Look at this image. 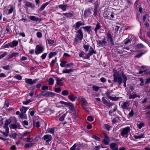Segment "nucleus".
<instances>
[{"label":"nucleus","mask_w":150,"mask_h":150,"mask_svg":"<svg viewBox=\"0 0 150 150\" xmlns=\"http://www.w3.org/2000/svg\"><path fill=\"white\" fill-rule=\"evenodd\" d=\"M120 130V135L123 137H127L131 129L129 127H127L121 129Z\"/></svg>","instance_id":"nucleus-1"},{"label":"nucleus","mask_w":150,"mask_h":150,"mask_svg":"<svg viewBox=\"0 0 150 150\" xmlns=\"http://www.w3.org/2000/svg\"><path fill=\"white\" fill-rule=\"evenodd\" d=\"M77 32L78 34L74 38V41L76 42H78L79 40H81L83 38V34L81 28L78 30Z\"/></svg>","instance_id":"nucleus-2"},{"label":"nucleus","mask_w":150,"mask_h":150,"mask_svg":"<svg viewBox=\"0 0 150 150\" xmlns=\"http://www.w3.org/2000/svg\"><path fill=\"white\" fill-rule=\"evenodd\" d=\"M122 75H121V74L117 75H115L113 77L114 80L113 81L115 83H118V85L119 86L122 83V81L123 80L122 79Z\"/></svg>","instance_id":"nucleus-3"},{"label":"nucleus","mask_w":150,"mask_h":150,"mask_svg":"<svg viewBox=\"0 0 150 150\" xmlns=\"http://www.w3.org/2000/svg\"><path fill=\"white\" fill-rule=\"evenodd\" d=\"M44 50V48L42 44L37 45L36 46L35 53L38 55L42 53Z\"/></svg>","instance_id":"nucleus-4"},{"label":"nucleus","mask_w":150,"mask_h":150,"mask_svg":"<svg viewBox=\"0 0 150 150\" xmlns=\"http://www.w3.org/2000/svg\"><path fill=\"white\" fill-rule=\"evenodd\" d=\"M97 42V45L99 47H104L107 45V42L105 38L103 40H98Z\"/></svg>","instance_id":"nucleus-5"},{"label":"nucleus","mask_w":150,"mask_h":150,"mask_svg":"<svg viewBox=\"0 0 150 150\" xmlns=\"http://www.w3.org/2000/svg\"><path fill=\"white\" fill-rule=\"evenodd\" d=\"M129 101H125L121 105V108L123 110H128L130 108Z\"/></svg>","instance_id":"nucleus-6"},{"label":"nucleus","mask_w":150,"mask_h":150,"mask_svg":"<svg viewBox=\"0 0 150 150\" xmlns=\"http://www.w3.org/2000/svg\"><path fill=\"white\" fill-rule=\"evenodd\" d=\"M96 51L94 50L93 48L92 47H90L88 53L86 54V56L84 57V58L89 59L90 56H91L93 54H96Z\"/></svg>","instance_id":"nucleus-7"},{"label":"nucleus","mask_w":150,"mask_h":150,"mask_svg":"<svg viewBox=\"0 0 150 150\" xmlns=\"http://www.w3.org/2000/svg\"><path fill=\"white\" fill-rule=\"evenodd\" d=\"M107 39H109L111 46H113L114 45V38L112 36L110 33L109 32L107 33Z\"/></svg>","instance_id":"nucleus-8"},{"label":"nucleus","mask_w":150,"mask_h":150,"mask_svg":"<svg viewBox=\"0 0 150 150\" xmlns=\"http://www.w3.org/2000/svg\"><path fill=\"white\" fill-rule=\"evenodd\" d=\"M42 139L46 141V142L49 143L52 139V137L51 135L46 134L42 138Z\"/></svg>","instance_id":"nucleus-9"},{"label":"nucleus","mask_w":150,"mask_h":150,"mask_svg":"<svg viewBox=\"0 0 150 150\" xmlns=\"http://www.w3.org/2000/svg\"><path fill=\"white\" fill-rule=\"evenodd\" d=\"M85 24L81 21H79L77 22L75 24V25L73 27H75V29L76 30L77 29L79 28L80 26L81 25H84Z\"/></svg>","instance_id":"nucleus-10"},{"label":"nucleus","mask_w":150,"mask_h":150,"mask_svg":"<svg viewBox=\"0 0 150 150\" xmlns=\"http://www.w3.org/2000/svg\"><path fill=\"white\" fill-rule=\"evenodd\" d=\"M29 19L32 21H34L36 22L39 23L42 20L41 18H38L34 16H30L29 17Z\"/></svg>","instance_id":"nucleus-11"},{"label":"nucleus","mask_w":150,"mask_h":150,"mask_svg":"<svg viewBox=\"0 0 150 150\" xmlns=\"http://www.w3.org/2000/svg\"><path fill=\"white\" fill-rule=\"evenodd\" d=\"M37 80V79L33 80L30 79H25V82L29 84H32L35 83Z\"/></svg>","instance_id":"nucleus-12"},{"label":"nucleus","mask_w":150,"mask_h":150,"mask_svg":"<svg viewBox=\"0 0 150 150\" xmlns=\"http://www.w3.org/2000/svg\"><path fill=\"white\" fill-rule=\"evenodd\" d=\"M110 146L112 150H118V145L116 143H112L110 144Z\"/></svg>","instance_id":"nucleus-13"},{"label":"nucleus","mask_w":150,"mask_h":150,"mask_svg":"<svg viewBox=\"0 0 150 150\" xmlns=\"http://www.w3.org/2000/svg\"><path fill=\"white\" fill-rule=\"evenodd\" d=\"M18 44V42L16 40H13L12 42L8 43V45L12 48L16 46Z\"/></svg>","instance_id":"nucleus-14"},{"label":"nucleus","mask_w":150,"mask_h":150,"mask_svg":"<svg viewBox=\"0 0 150 150\" xmlns=\"http://www.w3.org/2000/svg\"><path fill=\"white\" fill-rule=\"evenodd\" d=\"M102 100L103 103L108 107H110L112 105L111 103L110 102L109 100L107 101L104 97L102 98Z\"/></svg>","instance_id":"nucleus-15"},{"label":"nucleus","mask_w":150,"mask_h":150,"mask_svg":"<svg viewBox=\"0 0 150 150\" xmlns=\"http://www.w3.org/2000/svg\"><path fill=\"white\" fill-rule=\"evenodd\" d=\"M55 95V93L53 92L48 91L43 94V96L46 97H52Z\"/></svg>","instance_id":"nucleus-16"},{"label":"nucleus","mask_w":150,"mask_h":150,"mask_svg":"<svg viewBox=\"0 0 150 150\" xmlns=\"http://www.w3.org/2000/svg\"><path fill=\"white\" fill-rule=\"evenodd\" d=\"M25 6L26 7H31L32 8H34L35 7V5L34 4L28 1L25 2Z\"/></svg>","instance_id":"nucleus-17"},{"label":"nucleus","mask_w":150,"mask_h":150,"mask_svg":"<svg viewBox=\"0 0 150 150\" xmlns=\"http://www.w3.org/2000/svg\"><path fill=\"white\" fill-rule=\"evenodd\" d=\"M101 28V26L100 23L98 22L96 25V27L94 29L95 34L96 35L97 34V31L100 29Z\"/></svg>","instance_id":"nucleus-18"},{"label":"nucleus","mask_w":150,"mask_h":150,"mask_svg":"<svg viewBox=\"0 0 150 150\" xmlns=\"http://www.w3.org/2000/svg\"><path fill=\"white\" fill-rule=\"evenodd\" d=\"M68 98L71 101L73 102L75 100L77 97L71 93L68 96Z\"/></svg>","instance_id":"nucleus-19"},{"label":"nucleus","mask_w":150,"mask_h":150,"mask_svg":"<svg viewBox=\"0 0 150 150\" xmlns=\"http://www.w3.org/2000/svg\"><path fill=\"white\" fill-rule=\"evenodd\" d=\"M91 13H92L91 10L89 8H88L85 11L84 15L87 17L90 16Z\"/></svg>","instance_id":"nucleus-20"},{"label":"nucleus","mask_w":150,"mask_h":150,"mask_svg":"<svg viewBox=\"0 0 150 150\" xmlns=\"http://www.w3.org/2000/svg\"><path fill=\"white\" fill-rule=\"evenodd\" d=\"M122 76L123 78V82L124 83V86L125 88L126 87V83L127 80V78L126 76L124 74H122Z\"/></svg>","instance_id":"nucleus-21"},{"label":"nucleus","mask_w":150,"mask_h":150,"mask_svg":"<svg viewBox=\"0 0 150 150\" xmlns=\"http://www.w3.org/2000/svg\"><path fill=\"white\" fill-rule=\"evenodd\" d=\"M58 7L61 8L63 11H65L66 10L67 7V4H61L58 5Z\"/></svg>","instance_id":"nucleus-22"},{"label":"nucleus","mask_w":150,"mask_h":150,"mask_svg":"<svg viewBox=\"0 0 150 150\" xmlns=\"http://www.w3.org/2000/svg\"><path fill=\"white\" fill-rule=\"evenodd\" d=\"M110 141V138L109 137H105L103 139L102 142L105 145H108Z\"/></svg>","instance_id":"nucleus-23"},{"label":"nucleus","mask_w":150,"mask_h":150,"mask_svg":"<svg viewBox=\"0 0 150 150\" xmlns=\"http://www.w3.org/2000/svg\"><path fill=\"white\" fill-rule=\"evenodd\" d=\"M82 28L85 30L87 31L88 33H90L91 31V26H86L83 27Z\"/></svg>","instance_id":"nucleus-24"},{"label":"nucleus","mask_w":150,"mask_h":150,"mask_svg":"<svg viewBox=\"0 0 150 150\" xmlns=\"http://www.w3.org/2000/svg\"><path fill=\"white\" fill-rule=\"evenodd\" d=\"M112 91H108L105 93L106 95L107 96V97L110 100H111V98H112V96H113V95L112 94Z\"/></svg>","instance_id":"nucleus-25"},{"label":"nucleus","mask_w":150,"mask_h":150,"mask_svg":"<svg viewBox=\"0 0 150 150\" xmlns=\"http://www.w3.org/2000/svg\"><path fill=\"white\" fill-rule=\"evenodd\" d=\"M1 132L6 137H7L8 136L9 128L8 127H7L6 129L5 132L1 131Z\"/></svg>","instance_id":"nucleus-26"},{"label":"nucleus","mask_w":150,"mask_h":150,"mask_svg":"<svg viewBox=\"0 0 150 150\" xmlns=\"http://www.w3.org/2000/svg\"><path fill=\"white\" fill-rule=\"evenodd\" d=\"M133 137L136 139H140L141 138H144V134H141L138 136L134 135Z\"/></svg>","instance_id":"nucleus-27"},{"label":"nucleus","mask_w":150,"mask_h":150,"mask_svg":"<svg viewBox=\"0 0 150 150\" xmlns=\"http://www.w3.org/2000/svg\"><path fill=\"white\" fill-rule=\"evenodd\" d=\"M49 3L48 2H46L43 4L40 8V11H41L43 10L49 4Z\"/></svg>","instance_id":"nucleus-28"},{"label":"nucleus","mask_w":150,"mask_h":150,"mask_svg":"<svg viewBox=\"0 0 150 150\" xmlns=\"http://www.w3.org/2000/svg\"><path fill=\"white\" fill-rule=\"evenodd\" d=\"M34 144L32 143H29L25 144L24 145V146L27 148H29L33 146Z\"/></svg>","instance_id":"nucleus-29"},{"label":"nucleus","mask_w":150,"mask_h":150,"mask_svg":"<svg viewBox=\"0 0 150 150\" xmlns=\"http://www.w3.org/2000/svg\"><path fill=\"white\" fill-rule=\"evenodd\" d=\"M73 69H65L64 70L62 71V73H63L69 74L71 72H73Z\"/></svg>","instance_id":"nucleus-30"},{"label":"nucleus","mask_w":150,"mask_h":150,"mask_svg":"<svg viewBox=\"0 0 150 150\" xmlns=\"http://www.w3.org/2000/svg\"><path fill=\"white\" fill-rule=\"evenodd\" d=\"M61 93L63 96H67L69 93V91L68 90H64L62 91Z\"/></svg>","instance_id":"nucleus-31"},{"label":"nucleus","mask_w":150,"mask_h":150,"mask_svg":"<svg viewBox=\"0 0 150 150\" xmlns=\"http://www.w3.org/2000/svg\"><path fill=\"white\" fill-rule=\"evenodd\" d=\"M28 107H22L20 109V111L22 113H25L27 110L28 109Z\"/></svg>","instance_id":"nucleus-32"},{"label":"nucleus","mask_w":150,"mask_h":150,"mask_svg":"<svg viewBox=\"0 0 150 150\" xmlns=\"http://www.w3.org/2000/svg\"><path fill=\"white\" fill-rule=\"evenodd\" d=\"M88 103L84 99L83 101V103L82 104V106L84 109L86 108L85 107L88 105Z\"/></svg>","instance_id":"nucleus-33"},{"label":"nucleus","mask_w":150,"mask_h":150,"mask_svg":"<svg viewBox=\"0 0 150 150\" xmlns=\"http://www.w3.org/2000/svg\"><path fill=\"white\" fill-rule=\"evenodd\" d=\"M23 140L25 142H31L33 141V137L31 138H25L23 139Z\"/></svg>","instance_id":"nucleus-34"},{"label":"nucleus","mask_w":150,"mask_h":150,"mask_svg":"<svg viewBox=\"0 0 150 150\" xmlns=\"http://www.w3.org/2000/svg\"><path fill=\"white\" fill-rule=\"evenodd\" d=\"M63 14L67 17H72L73 16V14L72 13H63Z\"/></svg>","instance_id":"nucleus-35"},{"label":"nucleus","mask_w":150,"mask_h":150,"mask_svg":"<svg viewBox=\"0 0 150 150\" xmlns=\"http://www.w3.org/2000/svg\"><path fill=\"white\" fill-rule=\"evenodd\" d=\"M48 84L49 85H52L54 82V79L52 78H50L48 80Z\"/></svg>","instance_id":"nucleus-36"},{"label":"nucleus","mask_w":150,"mask_h":150,"mask_svg":"<svg viewBox=\"0 0 150 150\" xmlns=\"http://www.w3.org/2000/svg\"><path fill=\"white\" fill-rule=\"evenodd\" d=\"M33 125L37 128L39 127H40L39 122L38 121H34L33 122Z\"/></svg>","instance_id":"nucleus-37"},{"label":"nucleus","mask_w":150,"mask_h":150,"mask_svg":"<svg viewBox=\"0 0 150 150\" xmlns=\"http://www.w3.org/2000/svg\"><path fill=\"white\" fill-rule=\"evenodd\" d=\"M57 54V53L56 52H50L49 54V58H51L52 57L55 56Z\"/></svg>","instance_id":"nucleus-38"},{"label":"nucleus","mask_w":150,"mask_h":150,"mask_svg":"<svg viewBox=\"0 0 150 150\" xmlns=\"http://www.w3.org/2000/svg\"><path fill=\"white\" fill-rule=\"evenodd\" d=\"M67 63V62L65 61H62L60 63V66L62 67H66Z\"/></svg>","instance_id":"nucleus-39"},{"label":"nucleus","mask_w":150,"mask_h":150,"mask_svg":"<svg viewBox=\"0 0 150 150\" xmlns=\"http://www.w3.org/2000/svg\"><path fill=\"white\" fill-rule=\"evenodd\" d=\"M65 105L66 106H69L70 108H74V105L73 104L70 102H66Z\"/></svg>","instance_id":"nucleus-40"},{"label":"nucleus","mask_w":150,"mask_h":150,"mask_svg":"<svg viewBox=\"0 0 150 150\" xmlns=\"http://www.w3.org/2000/svg\"><path fill=\"white\" fill-rule=\"evenodd\" d=\"M104 126L107 131H109L110 129L112 127V126H110L107 124H105Z\"/></svg>","instance_id":"nucleus-41"},{"label":"nucleus","mask_w":150,"mask_h":150,"mask_svg":"<svg viewBox=\"0 0 150 150\" xmlns=\"http://www.w3.org/2000/svg\"><path fill=\"white\" fill-rule=\"evenodd\" d=\"M109 15V13L108 11H105L103 14V16L105 18H108Z\"/></svg>","instance_id":"nucleus-42"},{"label":"nucleus","mask_w":150,"mask_h":150,"mask_svg":"<svg viewBox=\"0 0 150 150\" xmlns=\"http://www.w3.org/2000/svg\"><path fill=\"white\" fill-rule=\"evenodd\" d=\"M11 119H9L6 120L5 122V125L6 126H8L11 122Z\"/></svg>","instance_id":"nucleus-43"},{"label":"nucleus","mask_w":150,"mask_h":150,"mask_svg":"<svg viewBox=\"0 0 150 150\" xmlns=\"http://www.w3.org/2000/svg\"><path fill=\"white\" fill-rule=\"evenodd\" d=\"M30 132L28 131H25V132L23 134H21V135L22 136V137H24L27 136L29 134H30Z\"/></svg>","instance_id":"nucleus-44"},{"label":"nucleus","mask_w":150,"mask_h":150,"mask_svg":"<svg viewBox=\"0 0 150 150\" xmlns=\"http://www.w3.org/2000/svg\"><path fill=\"white\" fill-rule=\"evenodd\" d=\"M3 69L6 70H9L10 69V66L9 65L6 66H3L1 67Z\"/></svg>","instance_id":"nucleus-45"},{"label":"nucleus","mask_w":150,"mask_h":150,"mask_svg":"<svg viewBox=\"0 0 150 150\" xmlns=\"http://www.w3.org/2000/svg\"><path fill=\"white\" fill-rule=\"evenodd\" d=\"M17 136V134L16 133H13L11 135H10V137L11 138L15 139Z\"/></svg>","instance_id":"nucleus-46"},{"label":"nucleus","mask_w":150,"mask_h":150,"mask_svg":"<svg viewBox=\"0 0 150 150\" xmlns=\"http://www.w3.org/2000/svg\"><path fill=\"white\" fill-rule=\"evenodd\" d=\"M47 131L48 132L54 133V128H49L47 129Z\"/></svg>","instance_id":"nucleus-47"},{"label":"nucleus","mask_w":150,"mask_h":150,"mask_svg":"<svg viewBox=\"0 0 150 150\" xmlns=\"http://www.w3.org/2000/svg\"><path fill=\"white\" fill-rule=\"evenodd\" d=\"M98 13V11L97 9V6H95V8L94 11V13L93 14V16L94 17H96V15Z\"/></svg>","instance_id":"nucleus-48"},{"label":"nucleus","mask_w":150,"mask_h":150,"mask_svg":"<svg viewBox=\"0 0 150 150\" xmlns=\"http://www.w3.org/2000/svg\"><path fill=\"white\" fill-rule=\"evenodd\" d=\"M144 124L142 122H140L139 124H137V127L139 129H141L144 126Z\"/></svg>","instance_id":"nucleus-49"},{"label":"nucleus","mask_w":150,"mask_h":150,"mask_svg":"<svg viewBox=\"0 0 150 150\" xmlns=\"http://www.w3.org/2000/svg\"><path fill=\"white\" fill-rule=\"evenodd\" d=\"M92 137L93 139H95L96 140H97L98 141H100V138L95 135H93L92 136Z\"/></svg>","instance_id":"nucleus-50"},{"label":"nucleus","mask_w":150,"mask_h":150,"mask_svg":"<svg viewBox=\"0 0 150 150\" xmlns=\"http://www.w3.org/2000/svg\"><path fill=\"white\" fill-rule=\"evenodd\" d=\"M92 88L94 90L97 91L99 90V87L95 85H94L93 86Z\"/></svg>","instance_id":"nucleus-51"},{"label":"nucleus","mask_w":150,"mask_h":150,"mask_svg":"<svg viewBox=\"0 0 150 150\" xmlns=\"http://www.w3.org/2000/svg\"><path fill=\"white\" fill-rule=\"evenodd\" d=\"M66 114H65L62 115V116L59 118V120L61 121H63L64 118L66 116Z\"/></svg>","instance_id":"nucleus-52"},{"label":"nucleus","mask_w":150,"mask_h":150,"mask_svg":"<svg viewBox=\"0 0 150 150\" xmlns=\"http://www.w3.org/2000/svg\"><path fill=\"white\" fill-rule=\"evenodd\" d=\"M137 97V95L136 94H134L133 95H130L129 97V99H134Z\"/></svg>","instance_id":"nucleus-53"},{"label":"nucleus","mask_w":150,"mask_h":150,"mask_svg":"<svg viewBox=\"0 0 150 150\" xmlns=\"http://www.w3.org/2000/svg\"><path fill=\"white\" fill-rule=\"evenodd\" d=\"M54 91L57 93H59L61 91V89L60 87L55 88Z\"/></svg>","instance_id":"nucleus-54"},{"label":"nucleus","mask_w":150,"mask_h":150,"mask_svg":"<svg viewBox=\"0 0 150 150\" xmlns=\"http://www.w3.org/2000/svg\"><path fill=\"white\" fill-rule=\"evenodd\" d=\"M134 113L133 110L132 109L131 111L129 112L128 115V117H132L134 115Z\"/></svg>","instance_id":"nucleus-55"},{"label":"nucleus","mask_w":150,"mask_h":150,"mask_svg":"<svg viewBox=\"0 0 150 150\" xmlns=\"http://www.w3.org/2000/svg\"><path fill=\"white\" fill-rule=\"evenodd\" d=\"M136 47H137L139 49H141L142 48L144 47V46L142 44L140 43L139 44H138L137 45Z\"/></svg>","instance_id":"nucleus-56"},{"label":"nucleus","mask_w":150,"mask_h":150,"mask_svg":"<svg viewBox=\"0 0 150 150\" xmlns=\"http://www.w3.org/2000/svg\"><path fill=\"white\" fill-rule=\"evenodd\" d=\"M111 100L112 101H117L120 98V97H117L115 96L114 97H112V98H111Z\"/></svg>","instance_id":"nucleus-57"},{"label":"nucleus","mask_w":150,"mask_h":150,"mask_svg":"<svg viewBox=\"0 0 150 150\" xmlns=\"http://www.w3.org/2000/svg\"><path fill=\"white\" fill-rule=\"evenodd\" d=\"M83 47L85 49L86 51H88L89 48V46L88 45L84 44L83 45Z\"/></svg>","instance_id":"nucleus-58"},{"label":"nucleus","mask_w":150,"mask_h":150,"mask_svg":"<svg viewBox=\"0 0 150 150\" xmlns=\"http://www.w3.org/2000/svg\"><path fill=\"white\" fill-rule=\"evenodd\" d=\"M63 83L62 82H56V84L57 86H62L63 85Z\"/></svg>","instance_id":"nucleus-59"},{"label":"nucleus","mask_w":150,"mask_h":150,"mask_svg":"<svg viewBox=\"0 0 150 150\" xmlns=\"http://www.w3.org/2000/svg\"><path fill=\"white\" fill-rule=\"evenodd\" d=\"M145 53L143 52H141L139 54L136 55L135 56V57L139 58L141 56H142Z\"/></svg>","instance_id":"nucleus-60"},{"label":"nucleus","mask_w":150,"mask_h":150,"mask_svg":"<svg viewBox=\"0 0 150 150\" xmlns=\"http://www.w3.org/2000/svg\"><path fill=\"white\" fill-rule=\"evenodd\" d=\"M42 89L43 91L47 90L48 87L47 86H44L42 87Z\"/></svg>","instance_id":"nucleus-61"},{"label":"nucleus","mask_w":150,"mask_h":150,"mask_svg":"<svg viewBox=\"0 0 150 150\" xmlns=\"http://www.w3.org/2000/svg\"><path fill=\"white\" fill-rule=\"evenodd\" d=\"M7 52H4L3 54H2L0 56V59H2L4 57H5L7 54Z\"/></svg>","instance_id":"nucleus-62"},{"label":"nucleus","mask_w":150,"mask_h":150,"mask_svg":"<svg viewBox=\"0 0 150 150\" xmlns=\"http://www.w3.org/2000/svg\"><path fill=\"white\" fill-rule=\"evenodd\" d=\"M87 120L89 121H92L93 120V119L92 116H88Z\"/></svg>","instance_id":"nucleus-63"},{"label":"nucleus","mask_w":150,"mask_h":150,"mask_svg":"<svg viewBox=\"0 0 150 150\" xmlns=\"http://www.w3.org/2000/svg\"><path fill=\"white\" fill-rule=\"evenodd\" d=\"M146 117L150 118V111L147 112L146 113Z\"/></svg>","instance_id":"nucleus-64"}]
</instances>
